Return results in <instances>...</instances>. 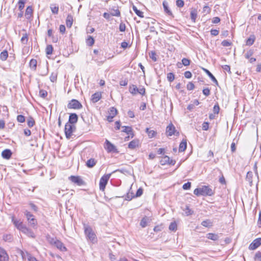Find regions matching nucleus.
<instances>
[{
    "instance_id": "nucleus-1",
    "label": "nucleus",
    "mask_w": 261,
    "mask_h": 261,
    "mask_svg": "<svg viewBox=\"0 0 261 261\" xmlns=\"http://www.w3.org/2000/svg\"><path fill=\"white\" fill-rule=\"evenodd\" d=\"M84 231L85 235L88 240L93 243L96 241V235L90 226L84 225Z\"/></svg>"
},
{
    "instance_id": "nucleus-2",
    "label": "nucleus",
    "mask_w": 261,
    "mask_h": 261,
    "mask_svg": "<svg viewBox=\"0 0 261 261\" xmlns=\"http://www.w3.org/2000/svg\"><path fill=\"white\" fill-rule=\"evenodd\" d=\"M112 173L104 175L102 176L99 181V189L101 191H104L107 184L111 176Z\"/></svg>"
},
{
    "instance_id": "nucleus-3",
    "label": "nucleus",
    "mask_w": 261,
    "mask_h": 261,
    "mask_svg": "<svg viewBox=\"0 0 261 261\" xmlns=\"http://www.w3.org/2000/svg\"><path fill=\"white\" fill-rule=\"evenodd\" d=\"M67 107L68 109H81L82 108L83 106L81 103L79 101L75 99H72L71 100L67 105Z\"/></svg>"
},
{
    "instance_id": "nucleus-4",
    "label": "nucleus",
    "mask_w": 261,
    "mask_h": 261,
    "mask_svg": "<svg viewBox=\"0 0 261 261\" xmlns=\"http://www.w3.org/2000/svg\"><path fill=\"white\" fill-rule=\"evenodd\" d=\"M166 133L168 136H172L173 135H179V132H177L174 125L170 123L166 127Z\"/></svg>"
},
{
    "instance_id": "nucleus-5",
    "label": "nucleus",
    "mask_w": 261,
    "mask_h": 261,
    "mask_svg": "<svg viewBox=\"0 0 261 261\" xmlns=\"http://www.w3.org/2000/svg\"><path fill=\"white\" fill-rule=\"evenodd\" d=\"M75 126L69 123H66L65 125V134L67 139H70L72 135Z\"/></svg>"
},
{
    "instance_id": "nucleus-6",
    "label": "nucleus",
    "mask_w": 261,
    "mask_h": 261,
    "mask_svg": "<svg viewBox=\"0 0 261 261\" xmlns=\"http://www.w3.org/2000/svg\"><path fill=\"white\" fill-rule=\"evenodd\" d=\"M69 179L73 183L81 186L85 185V182L79 176L71 175L69 177Z\"/></svg>"
},
{
    "instance_id": "nucleus-7",
    "label": "nucleus",
    "mask_w": 261,
    "mask_h": 261,
    "mask_svg": "<svg viewBox=\"0 0 261 261\" xmlns=\"http://www.w3.org/2000/svg\"><path fill=\"white\" fill-rule=\"evenodd\" d=\"M261 245V238L255 239L249 245V249L250 250H255Z\"/></svg>"
},
{
    "instance_id": "nucleus-8",
    "label": "nucleus",
    "mask_w": 261,
    "mask_h": 261,
    "mask_svg": "<svg viewBox=\"0 0 261 261\" xmlns=\"http://www.w3.org/2000/svg\"><path fill=\"white\" fill-rule=\"evenodd\" d=\"M201 189L202 196H212L214 194L213 190L208 186H203L201 188Z\"/></svg>"
},
{
    "instance_id": "nucleus-9",
    "label": "nucleus",
    "mask_w": 261,
    "mask_h": 261,
    "mask_svg": "<svg viewBox=\"0 0 261 261\" xmlns=\"http://www.w3.org/2000/svg\"><path fill=\"white\" fill-rule=\"evenodd\" d=\"M12 221L15 226L20 231H21L25 226V225L23 224L22 222L20 221V220L15 219L14 216L12 217Z\"/></svg>"
},
{
    "instance_id": "nucleus-10",
    "label": "nucleus",
    "mask_w": 261,
    "mask_h": 261,
    "mask_svg": "<svg viewBox=\"0 0 261 261\" xmlns=\"http://www.w3.org/2000/svg\"><path fill=\"white\" fill-rule=\"evenodd\" d=\"M9 259V255L6 251L0 247V261H8Z\"/></svg>"
},
{
    "instance_id": "nucleus-11",
    "label": "nucleus",
    "mask_w": 261,
    "mask_h": 261,
    "mask_svg": "<svg viewBox=\"0 0 261 261\" xmlns=\"http://www.w3.org/2000/svg\"><path fill=\"white\" fill-rule=\"evenodd\" d=\"M105 148L108 152H115L116 150L115 146L108 140L106 141Z\"/></svg>"
},
{
    "instance_id": "nucleus-12",
    "label": "nucleus",
    "mask_w": 261,
    "mask_h": 261,
    "mask_svg": "<svg viewBox=\"0 0 261 261\" xmlns=\"http://www.w3.org/2000/svg\"><path fill=\"white\" fill-rule=\"evenodd\" d=\"M78 120V116L75 113H71L70 114L69 117L68 122L67 123L73 125L76 123Z\"/></svg>"
},
{
    "instance_id": "nucleus-13",
    "label": "nucleus",
    "mask_w": 261,
    "mask_h": 261,
    "mask_svg": "<svg viewBox=\"0 0 261 261\" xmlns=\"http://www.w3.org/2000/svg\"><path fill=\"white\" fill-rule=\"evenodd\" d=\"M21 231H22L23 233L25 234L29 237L32 238H34L35 237L34 233L30 229L27 228L25 226Z\"/></svg>"
},
{
    "instance_id": "nucleus-14",
    "label": "nucleus",
    "mask_w": 261,
    "mask_h": 261,
    "mask_svg": "<svg viewBox=\"0 0 261 261\" xmlns=\"http://www.w3.org/2000/svg\"><path fill=\"white\" fill-rule=\"evenodd\" d=\"M11 155L12 152L10 149H5L2 153V156L5 159H9Z\"/></svg>"
},
{
    "instance_id": "nucleus-15",
    "label": "nucleus",
    "mask_w": 261,
    "mask_h": 261,
    "mask_svg": "<svg viewBox=\"0 0 261 261\" xmlns=\"http://www.w3.org/2000/svg\"><path fill=\"white\" fill-rule=\"evenodd\" d=\"M101 97V94L100 92H96L92 94L91 97V100L93 103H96L100 100Z\"/></svg>"
},
{
    "instance_id": "nucleus-16",
    "label": "nucleus",
    "mask_w": 261,
    "mask_h": 261,
    "mask_svg": "<svg viewBox=\"0 0 261 261\" xmlns=\"http://www.w3.org/2000/svg\"><path fill=\"white\" fill-rule=\"evenodd\" d=\"M139 144V141L137 139L133 140L130 141L128 145V147L131 149H134L136 148L137 147H138Z\"/></svg>"
},
{
    "instance_id": "nucleus-17",
    "label": "nucleus",
    "mask_w": 261,
    "mask_h": 261,
    "mask_svg": "<svg viewBox=\"0 0 261 261\" xmlns=\"http://www.w3.org/2000/svg\"><path fill=\"white\" fill-rule=\"evenodd\" d=\"M54 246H56L58 249H59L61 251H66V248L65 247V246L60 241L58 240L57 241H56V243H55Z\"/></svg>"
},
{
    "instance_id": "nucleus-18",
    "label": "nucleus",
    "mask_w": 261,
    "mask_h": 261,
    "mask_svg": "<svg viewBox=\"0 0 261 261\" xmlns=\"http://www.w3.org/2000/svg\"><path fill=\"white\" fill-rule=\"evenodd\" d=\"M163 8H164V11L166 12V13L169 16L173 17V14H172L171 11L169 9V7H168V3L166 2H164L163 3Z\"/></svg>"
},
{
    "instance_id": "nucleus-19",
    "label": "nucleus",
    "mask_w": 261,
    "mask_h": 261,
    "mask_svg": "<svg viewBox=\"0 0 261 261\" xmlns=\"http://www.w3.org/2000/svg\"><path fill=\"white\" fill-rule=\"evenodd\" d=\"M187 140L183 139L179 144V149H178L179 151V152L184 151L187 148Z\"/></svg>"
},
{
    "instance_id": "nucleus-20",
    "label": "nucleus",
    "mask_w": 261,
    "mask_h": 261,
    "mask_svg": "<svg viewBox=\"0 0 261 261\" xmlns=\"http://www.w3.org/2000/svg\"><path fill=\"white\" fill-rule=\"evenodd\" d=\"M122 132L126 133L128 135H132V137H133L132 128L130 126H123L122 127Z\"/></svg>"
},
{
    "instance_id": "nucleus-21",
    "label": "nucleus",
    "mask_w": 261,
    "mask_h": 261,
    "mask_svg": "<svg viewBox=\"0 0 261 261\" xmlns=\"http://www.w3.org/2000/svg\"><path fill=\"white\" fill-rule=\"evenodd\" d=\"M150 220L151 219L149 217H144L141 221L140 225L142 227H145L147 226L148 222H150Z\"/></svg>"
},
{
    "instance_id": "nucleus-22",
    "label": "nucleus",
    "mask_w": 261,
    "mask_h": 261,
    "mask_svg": "<svg viewBox=\"0 0 261 261\" xmlns=\"http://www.w3.org/2000/svg\"><path fill=\"white\" fill-rule=\"evenodd\" d=\"M205 72L207 73V74L208 75V76L211 78L212 81L214 82L216 85L217 86L218 85V83L215 77V76L213 75V74L207 69H204Z\"/></svg>"
},
{
    "instance_id": "nucleus-23",
    "label": "nucleus",
    "mask_w": 261,
    "mask_h": 261,
    "mask_svg": "<svg viewBox=\"0 0 261 261\" xmlns=\"http://www.w3.org/2000/svg\"><path fill=\"white\" fill-rule=\"evenodd\" d=\"M66 23L68 28H71L73 23V17L71 15H67Z\"/></svg>"
},
{
    "instance_id": "nucleus-24",
    "label": "nucleus",
    "mask_w": 261,
    "mask_h": 261,
    "mask_svg": "<svg viewBox=\"0 0 261 261\" xmlns=\"http://www.w3.org/2000/svg\"><path fill=\"white\" fill-rule=\"evenodd\" d=\"M129 91L133 95H136L138 93V88L136 85H132L129 86Z\"/></svg>"
},
{
    "instance_id": "nucleus-25",
    "label": "nucleus",
    "mask_w": 261,
    "mask_h": 261,
    "mask_svg": "<svg viewBox=\"0 0 261 261\" xmlns=\"http://www.w3.org/2000/svg\"><path fill=\"white\" fill-rule=\"evenodd\" d=\"M96 163V161L94 159H90L88 160L86 163V165L89 168L93 167Z\"/></svg>"
},
{
    "instance_id": "nucleus-26",
    "label": "nucleus",
    "mask_w": 261,
    "mask_h": 261,
    "mask_svg": "<svg viewBox=\"0 0 261 261\" xmlns=\"http://www.w3.org/2000/svg\"><path fill=\"white\" fill-rule=\"evenodd\" d=\"M146 133L150 138L154 137L156 135V132L155 130L150 129L149 128H146Z\"/></svg>"
},
{
    "instance_id": "nucleus-27",
    "label": "nucleus",
    "mask_w": 261,
    "mask_h": 261,
    "mask_svg": "<svg viewBox=\"0 0 261 261\" xmlns=\"http://www.w3.org/2000/svg\"><path fill=\"white\" fill-rule=\"evenodd\" d=\"M33 13V9L31 6H28L26 10H25V15L27 19H29L31 17L32 14Z\"/></svg>"
},
{
    "instance_id": "nucleus-28",
    "label": "nucleus",
    "mask_w": 261,
    "mask_h": 261,
    "mask_svg": "<svg viewBox=\"0 0 261 261\" xmlns=\"http://www.w3.org/2000/svg\"><path fill=\"white\" fill-rule=\"evenodd\" d=\"M255 39V37L254 35H251L246 40V45L249 46L252 45L253 44Z\"/></svg>"
},
{
    "instance_id": "nucleus-29",
    "label": "nucleus",
    "mask_w": 261,
    "mask_h": 261,
    "mask_svg": "<svg viewBox=\"0 0 261 261\" xmlns=\"http://www.w3.org/2000/svg\"><path fill=\"white\" fill-rule=\"evenodd\" d=\"M207 238L208 239L213 240V241H216L219 239L218 235L215 233H208L207 234Z\"/></svg>"
},
{
    "instance_id": "nucleus-30",
    "label": "nucleus",
    "mask_w": 261,
    "mask_h": 261,
    "mask_svg": "<svg viewBox=\"0 0 261 261\" xmlns=\"http://www.w3.org/2000/svg\"><path fill=\"white\" fill-rule=\"evenodd\" d=\"M197 10L196 9L192 10L190 13V17H191V20L193 22H195L196 19L197 18Z\"/></svg>"
},
{
    "instance_id": "nucleus-31",
    "label": "nucleus",
    "mask_w": 261,
    "mask_h": 261,
    "mask_svg": "<svg viewBox=\"0 0 261 261\" xmlns=\"http://www.w3.org/2000/svg\"><path fill=\"white\" fill-rule=\"evenodd\" d=\"M37 62L36 60H35V59L31 60V61L30 62V68L32 69L35 70L36 69V67H37Z\"/></svg>"
},
{
    "instance_id": "nucleus-32",
    "label": "nucleus",
    "mask_w": 261,
    "mask_h": 261,
    "mask_svg": "<svg viewBox=\"0 0 261 261\" xmlns=\"http://www.w3.org/2000/svg\"><path fill=\"white\" fill-rule=\"evenodd\" d=\"M8 57V53L7 50H5L3 51L0 54V59L2 61H5L7 60Z\"/></svg>"
},
{
    "instance_id": "nucleus-33",
    "label": "nucleus",
    "mask_w": 261,
    "mask_h": 261,
    "mask_svg": "<svg viewBox=\"0 0 261 261\" xmlns=\"http://www.w3.org/2000/svg\"><path fill=\"white\" fill-rule=\"evenodd\" d=\"M212 222L210 220L207 219L201 222V225L203 226L206 227H209L212 226Z\"/></svg>"
},
{
    "instance_id": "nucleus-34",
    "label": "nucleus",
    "mask_w": 261,
    "mask_h": 261,
    "mask_svg": "<svg viewBox=\"0 0 261 261\" xmlns=\"http://www.w3.org/2000/svg\"><path fill=\"white\" fill-rule=\"evenodd\" d=\"M86 43L88 45L90 46H92L94 43V38L92 36H89L86 40Z\"/></svg>"
},
{
    "instance_id": "nucleus-35",
    "label": "nucleus",
    "mask_w": 261,
    "mask_h": 261,
    "mask_svg": "<svg viewBox=\"0 0 261 261\" xmlns=\"http://www.w3.org/2000/svg\"><path fill=\"white\" fill-rule=\"evenodd\" d=\"M133 9L134 11L135 12V13L139 17L143 18L144 17L143 16V12L138 10L137 7L135 6H133Z\"/></svg>"
},
{
    "instance_id": "nucleus-36",
    "label": "nucleus",
    "mask_w": 261,
    "mask_h": 261,
    "mask_svg": "<svg viewBox=\"0 0 261 261\" xmlns=\"http://www.w3.org/2000/svg\"><path fill=\"white\" fill-rule=\"evenodd\" d=\"M170 161V158L167 155H165L162 159V160L160 161V163L162 165H165L166 164H168Z\"/></svg>"
},
{
    "instance_id": "nucleus-37",
    "label": "nucleus",
    "mask_w": 261,
    "mask_h": 261,
    "mask_svg": "<svg viewBox=\"0 0 261 261\" xmlns=\"http://www.w3.org/2000/svg\"><path fill=\"white\" fill-rule=\"evenodd\" d=\"M110 13L111 15L114 16L118 17V16H120V12L119 10H118V9H112Z\"/></svg>"
},
{
    "instance_id": "nucleus-38",
    "label": "nucleus",
    "mask_w": 261,
    "mask_h": 261,
    "mask_svg": "<svg viewBox=\"0 0 261 261\" xmlns=\"http://www.w3.org/2000/svg\"><path fill=\"white\" fill-rule=\"evenodd\" d=\"M3 240L6 242H11L13 240L12 236L10 234H6L3 236Z\"/></svg>"
},
{
    "instance_id": "nucleus-39",
    "label": "nucleus",
    "mask_w": 261,
    "mask_h": 261,
    "mask_svg": "<svg viewBox=\"0 0 261 261\" xmlns=\"http://www.w3.org/2000/svg\"><path fill=\"white\" fill-rule=\"evenodd\" d=\"M25 2L26 0H19L18 3V9L20 11L23 9Z\"/></svg>"
},
{
    "instance_id": "nucleus-40",
    "label": "nucleus",
    "mask_w": 261,
    "mask_h": 261,
    "mask_svg": "<svg viewBox=\"0 0 261 261\" xmlns=\"http://www.w3.org/2000/svg\"><path fill=\"white\" fill-rule=\"evenodd\" d=\"M47 240L51 245H55V243H56V241H58L56 238H52L49 236H47Z\"/></svg>"
},
{
    "instance_id": "nucleus-41",
    "label": "nucleus",
    "mask_w": 261,
    "mask_h": 261,
    "mask_svg": "<svg viewBox=\"0 0 261 261\" xmlns=\"http://www.w3.org/2000/svg\"><path fill=\"white\" fill-rule=\"evenodd\" d=\"M53 50V47L51 45H47L46 49L45 51L47 55H50L52 54Z\"/></svg>"
},
{
    "instance_id": "nucleus-42",
    "label": "nucleus",
    "mask_w": 261,
    "mask_h": 261,
    "mask_svg": "<svg viewBox=\"0 0 261 261\" xmlns=\"http://www.w3.org/2000/svg\"><path fill=\"white\" fill-rule=\"evenodd\" d=\"M117 113V110L114 107H111L109 111V114L114 117L116 115Z\"/></svg>"
},
{
    "instance_id": "nucleus-43",
    "label": "nucleus",
    "mask_w": 261,
    "mask_h": 261,
    "mask_svg": "<svg viewBox=\"0 0 261 261\" xmlns=\"http://www.w3.org/2000/svg\"><path fill=\"white\" fill-rule=\"evenodd\" d=\"M149 56L153 61L156 62L157 61L156 54L155 51H151L149 53Z\"/></svg>"
},
{
    "instance_id": "nucleus-44",
    "label": "nucleus",
    "mask_w": 261,
    "mask_h": 261,
    "mask_svg": "<svg viewBox=\"0 0 261 261\" xmlns=\"http://www.w3.org/2000/svg\"><path fill=\"white\" fill-rule=\"evenodd\" d=\"M27 124L30 127H33L35 124L34 119L31 117H29L27 120Z\"/></svg>"
},
{
    "instance_id": "nucleus-45",
    "label": "nucleus",
    "mask_w": 261,
    "mask_h": 261,
    "mask_svg": "<svg viewBox=\"0 0 261 261\" xmlns=\"http://www.w3.org/2000/svg\"><path fill=\"white\" fill-rule=\"evenodd\" d=\"M167 78L169 82H171L173 81L175 79L174 74L172 72L168 73L167 74Z\"/></svg>"
},
{
    "instance_id": "nucleus-46",
    "label": "nucleus",
    "mask_w": 261,
    "mask_h": 261,
    "mask_svg": "<svg viewBox=\"0 0 261 261\" xmlns=\"http://www.w3.org/2000/svg\"><path fill=\"white\" fill-rule=\"evenodd\" d=\"M169 229L172 231H175L177 229V225L175 222H171L169 225Z\"/></svg>"
},
{
    "instance_id": "nucleus-47",
    "label": "nucleus",
    "mask_w": 261,
    "mask_h": 261,
    "mask_svg": "<svg viewBox=\"0 0 261 261\" xmlns=\"http://www.w3.org/2000/svg\"><path fill=\"white\" fill-rule=\"evenodd\" d=\"M255 261H261V252L257 251L254 257Z\"/></svg>"
},
{
    "instance_id": "nucleus-48",
    "label": "nucleus",
    "mask_w": 261,
    "mask_h": 261,
    "mask_svg": "<svg viewBox=\"0 0 261 261\" xmlns=\"http://www.w3.org/2000/svg\"><path fill=\"white\" fill-rule=\"evenodd\" d=\"M135 197V195H134L133 193L131 192H128L126 196H125V199L126 200H128V201H130L133 198H134Z\"/></svg>"
},
{
    "instance_id": "nucleus-49",
    "label": "nucleus",
    "mask_w": 261,
    "mask_h": 261,
    "mask_svg": "<svg viewBox=\"0 0 261 261\" xmlns=\"http://www.w3.org/2000/svg\"><path fill=\"white\" fill-rule=\"evenodd\" d=\"M28 40V35L27 33L23 34V36L21 39V41L23 44H26Z\"/></svg>"
},
{
    "instance_id": "nucleus-50",
    "label": "nucleus",
    "mask_w": 261,
    "mask_h": 261,
    "mask_svg": "<svg viewBox=\"0 0 261 261\" xmlns=\"http://www.w3.org/2000/svg\"><path fill=\"white\" fill-rule=\"evenodd\" d=\"M17 120L18 122L23 123L25 121V117L22 115H19L17 117Z\"/></svg>"
},
{
    "instance_id": "nucleus-51",
    "label": "nucleus",
    "mask_w": 261,
    "mask_h": 261,
    "mask_svg": "<svg viewBox=\"0 0 261 261\" xmlns=\"http://www.w3.org/2000/svg\"><path fill=\"white\" fill-rule=\"evenodd\" d=\"M181 62L182 64L186 66L189 65L190 64V60L187 58H183Z\"/></svg>"
},
{
    "instance_id": "nucleus-52",
    "label": "nucleus",
    "mask_w": 261,
    "mask_h": 261,
    "mask_svg": "<svg viewBox=\"0 0 261 261\" xmlns=\"http://www.w3.org/2000/svg\"><path fill=\"white\" fill-rule=\"evenodd\" d=\"M24 214L27 218L28 221H30L32 218H34V216L29 212L26 211Z\"/></svg>"
},
{
    "instance_id": "nucleus-53",
    "label": "nucleus",
    "mask_w": 261,
    "mask_h": 261,
    "mask_svg": "<svg viewBox=\"0 0 261 261\" xmlns=\"http://www.w3.org/2000/svg\"><path fill=\"white\" fill-rule=\"evenodd\" d=\"M195 86L192 82H189L187 85V88L188 90H192L194 89Z\"/></svg>"
},
{
    "instance_id": "nucleus-54",
    "label": "nucleus",
    "mask_w": 261,
    "mask_h": 261,
    "mask_svg": "<svg viewBox=\"0 0 261 261\" xmlns=\"http://www.w3.org/2000/svg\"><path fill=\"white\" fill-rule=\"evenodd\" d=\"M47 95V92L45 90H40L39 91V95L42 98H45Z\"/></svg>"
},
{
    "instance_id": "nucleus-55",
    "label": "nucleus",
    "mask_w": 261,
    "mask_h": 261,
    "mask_svg": "<svg viewBox=\"0 0 261 261\" xmlns=\"http://www.w3.org/2000/svg\"><path fill=\"white\" fill-rule=\"evenodd\" d=\"M221 44L223 46L228 47L231 45V43L227 40H224L222 42Z\"/></svg>"
},
{
    "instance_id": "nucleus-56",
    "label": "nucleus",
    "mask_w": 261,
    "mask_h": 261,
    "mask_svg": "<svg viewBox=\"0 0 261 261\" xmlns=\"http://www.w3.org/2000/svg\"><path fill=\"white\" fill-rule=\"evenodd\" d=\"M220 110L219 106L218 104L215 105L213 108V112L214 114H218Z\"/></svg>"
},
{
    "instance_id": "nucleus-57",
    "label": "nucleus",
    "mask_w": 261,
    "mask_h": 261,
    "mask_svg": "<svg viewBox=\"0 0 261 261\" xmlns=\"http://www.w3.org/2000/svg\"><path fill=\"white\" fill-rule=\"evenodd\" d=\"M176 4L177 7L181 8L184 6V2L182 0H177Z\"/></svg>"
},
{
    "instance_id": "nucleus-58",
    "label": "nucleus",
    "mask_w": 261,
    "mask_h": 261,
    "mask_svg": "<svg viewBox=\"0 0 261 261\" xmlns=\"http://www.w3.org/2000/svg\"><path fill=\"white\" fill-rule=\"evenodd\" d=\"M191 186V183L190 182H188L187 183H185L182 186V188L184 190H189L190 189Z\"/></svg>"
},
{
    "instance_id": "nucleus-59",
    "label": "nucleus",
    "mask_w": 261,
    "mask_h": 261,
    "mask_svg": "<svg viewBox=\"0 0 261 261\" xmlns=\"http://www.w3.org/2000/svg\"><path fill=\"white\" fill-rule=\"evenodd\" d=\"M29 222L33 227H35L37 224V221L34 218H32L29 221Z\"/></svg>"
},
{
    "instance_id": "nucleus-60",
    "label": "nucleus",
    "mask_w": 261,
    "mask_h": 261,
    "mask_svg": "<svg viewBox=\"0 0 261 261\" xmlns=\"http://www.w3.org/2000/svg\"><path fill=\"white\" fill-rule=\"evenodd\" d=\"M143 194V190L142 188H139L137 191L136 195H135V197H138L141 196Z\"/></svg>"
},
{
    "instance_id": "nucleus-61",
    "label": "nucleus",
    "mask_w": 261,
    "mask_h": 261,
    "mask_svg": "<svg viewBox=\"0 0 261 261\" xmlns=\"http://www.w3.org/2000/svg\"><path fill=\"white\" fill-rule=\"evenodd\" d=\"M201 188H196L194 191V194L197 196L202 195V193L201 192Z\"/></svg>"
},
{
    "instance_id": "nucleus-62",
    "label": "nucleus",
    "mask_w": 261,
    "mask_h": 261,
    "mask_svg": "<svg viewBox=\"0 0 261 261\" xmlns=\"http://www.w3.org/2000/svg\"><path fill=\"white\" fill-rule=\"evenodd\" d=\"M202 93L204 95L207 96L210 94V90L208 88H204L202 90Z\"/></svg>"
},
{
    "instance_id": "nucleus-63",
    "label": "nucleus",
    "mask_w": 261,
    "mask_h": 261,
    "mask_svg": "<svg viewBox=\"0 0 261 261\" xmlns=\"http://www.w3.org/2000/svg\"><path fill=\"white\" fill-rule=\"evenodd\" d=\"M208 127H209V123L207 122H204L203 124H202V129L204 130H208Z\"/></svg>"
},
{
    "instance_id": "nucleus-64",
    "label": "nucleus",
    "mask_w": 261,
    "mask_h": 261,
    "mask_svg": "<svg viewBox=\"0 0 261 261\" xmlns=\"http://www.w3.org/2000/svg\"><path fill=\"white\" fill-rule=\"evenodd\" d=\"M125 24L123 23H121L119 25V29L120 32H124L125 30Z\"/></svg>"
}]
</instances>
